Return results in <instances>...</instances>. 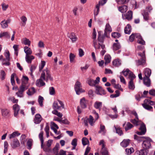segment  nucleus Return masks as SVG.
Wrapping results in <instances>:
<instances>
[{
    "label": "nucleus",
    "mask_w": 155,
    "mask_h": 155,
    "mask_svg": "<svg viewBox=\"0 0 155 155\" xmlns=\"http://www.w3.org/2000/svg\"><path fill=\"white\" fill-rule=\"evenodd\" d=\"M35 92V88L34 87H32L31 88L28 89V91L27 92V94L29 96H31L33 95Z\"/></svg>",
    "instance_id": "32"
},
{
    "label": "nucleus",
    "mask_w": 155,
    "mask_h": 155,
    "mask_svg": "<svg viewBox=\"0 0 155 155\" xmlns=\"http://www.w3.org/2000/svg\"><path fill=\"white\" fill-rule=\"evenodd\" d=\"M20 134H19L17 132H13L12 134H10L9 136V138L10 139H12L13 138L16 137L20 135Z\"/></svg>",
    "instance_id": "47"
},
{
    "label": "nucleus",
    "mask_w": 155,
    "mask_h": 155,
    "mask_svg": "<svg viewBox=\"0 0 155 155\" xmlns=\"http://www.w3.org/2000/svg\"><path fill=\"white\" fill-rule=\"evenodd\" d=\"M133 127V125L130 122H127L126 124V126L125 127V129L126 131L130 129Z\"/></svg>",
    "instance_id": "44"
},
{
    "label": "nucleus",
    "mask_w": 155,
    "mask_h": 155,
    "mask_svg": "<svg viewBox=\"0 0 155 155\" xmlns=\"http://www.w3.org/2000/svg\"><path fill=\"white\" fill-rule=\"evenodd\" d=\"M132 34L131 35H130L129 37V40L130 41L133 42L134 39L135 38H136V34Z\"/></svg>",
    "instance_id": "61"
},
{
    "label": "nucleus",
    "mask_w": 155,
    "mask_h": 155,
    "mask_svg": "<svg viewBox=\"0 0 155 155\" xmlns=\"http://www.w3.org/2000/svg\"><path fill=\"white\" fill-rule=\"evenodd\" d=\"M13 109L14 112V116L15 117H17L18 112L20 110L19 106L18 104H15L13 105Z\"/></svg>",
    "instance_id": "15"
},
{
    "label": "nucleus",
    "mask_w": 155,
    "mask_h": 155,
    "mask_svg": "<svg viewBox=\"0 0 155 155\" xmlns=\"http://www.w3.org/2000/svg\"><path fill=\"white\" fill-rule=\"evenodd\" d=\"M139 129L142 131L143 132V134H145L146 132V130L145 125L144 124H141Z\"/></svg>",
    "instance_id": "48"
},
{
    "label": "nucleus",
    "mask_w": 155,
    "mask_h": 155,
    "mask_svg": "<svg viewBox=\"0 0 155 155\" xmlns=\"http://www.w3.org/2000/svg\"><path fill=\"white\" fill-rule=\"evenodd\" d=\"M21 42L22 44L25 45L30 46L31 45V41L26 38H24L22 39Z\"/></svg>",
    "instance_id": "29"
},
{
    "label": "nucleus",
    "mask_w": 155,
    "mask_h": 155,
    "mask_svg": "<svg viewBox=\"0 0 155 155\" xmlns=\"http://www.w3.org/2000/svg\"><path fill=\"white\" fill-rule=\"evenodd\" d=\"M6 59H3L2 60V64L8 66L10 65V53L8 51L6 52L5 54Z\"/></svg>",
    "instance_id": "8"
},
{
    "label": "nucleus",
    "mask_w": 155,
    "mask_h": 155,
    "mask_svg": "<svg viewBox=\"0 0 155 155\" xmlns=\"http://www.w3.org/2000/svg\"><path fill=\"white\" fill-rule=\"evenodd\" d=\"M28 78L26 76H23L21 79L22 83L18 89V92L16 93V94L18 97H23V93L24 91L27 89L29 87L28 84Z\"/></svg>",
    "instance_id": "1"
},
{
    "label": "nucleus",
    "mask_w": 155,
    "mask_h": 155,
    "mask_svg": "<svg viewBox=\"0 0 155 155\" xmlns=\"http://www.w3.org/2000/svg\"><path fill=\"white\" fill-rule=\"evenodd\" d=\"M33 140L31 139H29L27 142V145L28 146V149H31V146H32V143Z\"/></svg>",
    "instance_id": "51"
},
{
    "label": "nucleus",
    "mask_w": 155,
    "mask_h": 155,
    "mask_svg": "<svg viewBox=\"0 0 155 155\" xmlns=\"http://www.w3.org/2000/svg\"><path fill=\"white\" fill-rule=\"evenodd\" d=\"M2 9L3 11H5L8 8V5L5 3H3L2 4Z\"/></svg>",
    "instance_id": "63"
},
{
    "label": "nucleus",
    "mask_w": 155,
    "mask_h": 155,
    "mask_svg": "<svg viewBox=\"0 0 155 155\" xmlns=\"http://www.w3.org/2000/svg\"><path fill=\"white\" fill-rule=\"evenodd\" d=\"M82 143L84 146L89 143V141L87 138L85 137H83L82 139Z\"/></svg>",
    "instance_id": "46"
},
{
    "label": "nucleus",
    "mask_w": 155,
    "mask_h": 155,
    "mask_svg": "<svg viewBox=\"0 0 155 155\" xmlns=\"http://www.w3.org/2000/svg\"><path fill=\"white\" fill-rule=\"evenodd\" d=\"M3 37L8 38H9L10 37V34L8 32L1 33L0 34V38H2Z\"/></svg>",
    "instance_id": "35"
},
{
    "label": "nucleus",
    "mask_w": 155,
    "mask_h": 155,
    "mask_svg": "<svg viewBox=\"0 0 155 155\" xmlns=\"http://www.w3.org/2000/svg\"><path fill=\"white\" fill-rule=\"evenodd\" d=\"M112 36L114 38H117L121 36L120 33L117 32H114L112 33Z\"/></svg>",
    "instance_id": "54"
},
{
    "label": "nucleus",
    "mask_w": 155,
    "mask_h": 155,
    "mask_svg": "<svg viewBox=\"0 0 155 155\" xmlns=\"http://www.w3.org/2000/svg\"><path fill=\"white\" fill-rule=\"evenodd\" d=\"M130 140L129 139L124 140L120 143L121 145L124 147H127L129 144Z\"/></svg>",
    "instance_id": "26"
},
{
    "label": "nucleus",
    "mask_w": 155,
    "mask_h": 155,
    "mask_svg": "<svg viewBox=\"0 0 155 155\" xmlns=\"http://www.w3.org/2000/svg\"><path fill=\"white\" fill-rule=\"evenodd\" d=\"M100 130L99 131L98 133H100L103 132V134L104 135L106 133V130L105 129V127L104 125L101 124L100 127Z\"/></svg>",
    "instance_id": "38"
},
{
    "label": "nucleus",
    "mask_w": 155,
    "mask_h": 155,
    "mask_svg": "<svg viewBox=\"0 0 155 155\" xmlns=\"http://www.w3.org/2000/svg\"><path fill=\"white\" fill-rule=\"evenodd\" d=\"M39 137L41 142V147H42L43 146V144L44 143V139H43V132H41L39 135Z\"/></svg>",
    "instance_id": "37"
},
{
    "label": "nucleus",
    "mask_w": 155,
    "mask_h": 155,
    "mask_svg": "<svg viewBox=\"0 0 155 155\" xmlns=\"http://www.w3.org/2000/svg\"><path fill=\"white\" fill-rule=\"evenodd\" d=\"M144 53L145 51H144L142 53H138V55L140 56L141 58L140 59L136 61V64L137 66L140 65H143L145 64L146 61Z\"/></svg>",
    "instance_id": "3"
},
{
    "label": "nucleus",
    "mask_w": 155,
    "mask_h": 155,
    "mask_svg": "<svg viewBox=\"0 0 155 155\" xmlns=\"http://www.w3.org/2000/svg\"><path fill=\"white\" fill-rule=\"evenodd\" d=\"M100 81V78L99 77H97L96 79L94 80L93 79L89 78L87 81V83L91 86H94L95 84L99 83Z\"/></svg>",
    "instance_id": "6"
},
{
    "label": "nucleus",
    "mask_w": 155,
    "mask_h": 155,
    "mask_svg": "<svg viewBox=\"0 0 155 155\" xmlns=\"http://www.w3.org/2000/svg\"><path fill=\"white\" fill-rule=\"evenodd\" d=\"M129 0H115L117 3L119 4H126L128 3Z\"/></svg>",
    "instance_id": "45"
},
{
    "label": "nucleus",
    "mask_w": 155,
    "mask_h": 155,
    "mask_svg": "<svg viewBox=\"0 0 155 155\" xmlns=\"http://www.w3.org/2000/svg\"><path fill=\"white\" fill-rule=\"evenodd\" d=\"M129 78L130 79V80L132 81H133L135 78V76L134 74L131 71L129 75Z\"/></svg>",
    "instance_id": "58"
},
{
    "label": "nucleus",
    "mask_w": 155,
    "mask_h": 155,
    "mask_svg": "<svg viewBox=\"0 0 155 155\" xmlns=\"http://www.w3.org/2000/svg\"><path fill=\"white\" fill-rule=\"evenodd\" d=\"M143 83L149 87L150 85V81L149 77H144L143 78Z\"/></svg>",
    "instance_id": "28"
},
{
    "label": "nucleus",
    "mask_w": 155,
    "mask_h": 155,
    "mask_svg": "<svg viewBox=\"0 0 155 155\" xmlns=\"http://www.w3.org/2000/svg\"><path fill=\"white\" fill-rule=\"evenodd\" d=\"M144 18L146 20H147L149 18V16L147 12H144L143 13Z\"/></svg>",
    "instance_id": "64"
},
{
    "label": "nucleus",
    "mask_w": 155,
    "mask_h": 155,
    "mask_svg": "<svg viewBox=\"0 0 155 155\" xmlns=\"http://www.w3.org/2000/svg\"><path fill=\"white\" fill-rule=\"evenodd\" d=\"M111 31L112 29L110 26L109 24H107L104 30V35H107V32H111Z\"/></svg>",
    "instance_id": "31"
},
{
    "label": "nucleus",
    "mask_w": 155,
    "mask_h": 155,
    "mask_svg": "<svg viewBox=\"0 0 155 155\" xmlns=\"http://www.w3.org/2000/svg\"><path fill=\"white\" fill-rule=\"evenodd\" d=\"M6 75L4 71L1 70V78L2 80H3L5 79V76Z\"/></svg>",
    "instance_id": "59"
},
{
    "label": "nucleus",
    "mask_w": 155,
    "mask_h": 155,
    "mask_svg": "<svg viewBox=\"0 0 155 155\" xmlns=\"http://www.w3.org/2000/svg\"><path fill=\"white\" fill-rule=\"evenodd\" d=\"M21 19L22 23H21V26H25L26 25V22L27 21V18L25 16H22Z\"/></svg>",
    "instance_id": "39"
},
{
    "label": "nucleus",
    "mask_w": 155,
    "mask_h": 155,
    "mask_svg": "<svg viewBox=\"0 0 155 155\" xmlns=\"http://www.w3.org/2000/svg\"><path fill=\"white\" fill-rule=\"evenodd\" d=\"M147 100H146V99L144 101V103L142 104L143 107L146 109L148 110H150L152 109L153 107H152L149 106L148 102Z\"/></svg>",
    "instance_id": "21"
},
{
    "label": "nucleus",
    "mask_w": 155,
    "mask_h": 155,
    "mask_svg": "<svg viewBox=\"0 0 155 155\" xmlns=\"http://www.w3.org/2000/svg\"><path fill=\"white\" fill-rule=\"evenodd\" d=\"M119 11L121 13H124L127 10V7L126 5H124L122 6H120L118 8Z\"/></svg>",
    "instance_id": "30"
},
{
    "label": "nucleus",
    "mask_w": 155,
    "mask_h": 155,
    "mask_svg": "<svg viewBox=\"0 0 155 155\" xmlns=\"http://www.w3.org/2000/svg\"><path fill=\"white\" fill-rule=\"evenodd\" d=\"M126 153L127 155L131 154L134 151V150L133 147H131L129 149H126L125 150Z\"/></svg>",
    "instance_id": "49"
},
{
    "label": "nucleus",
    "mask_w": 155,
    "mask_h": 155,
    "mask_svg": "<svg viewBox=\"0 0 155 155\" xmlns=\"http://www.w3.org/2000/svg\"><path fill=\"white\" fill-rule=\"evenodd\" d=\"M125 19L129 21L132 19V12L131 11H129L125 15H124Z\"/></svg>",
    "instance_id": "22"
},
{
    "label": "nucleus",
    "mask_w": 155,
    "mask_h": 155,
    "mask_svg": "<svg viewBox=\"0 0 155 155\" xmlns=\"http://www.w3.org/2000/svg\"><path fill=\"white\" fill-rule=\"evenodd\" d=\"M42 120V118L41 115L39 114H37L35 116L34 119V122L36 124H39Z\"/></svg>",
    "instance_id": "19"
},
{
    "label": "nucleus",
    "mask_w": 155,
    "mask_h": 155,
    "mask_svg": "<svg viewBox=\"0 0 155 155\" xmlns=\"http://www.w3.org/2000/svg\"><path fill=\"white\" fill-rule=\"evenodd\" d=\"M99 145H102L101 153L102 155H109L108 151L107 148L105 147V145L104 144V141L103 140H101L99 142Z\"/></svg>",
    "instance_id": "7"
},
{
    "label": "nucleus",
    "mask_w": 155,
    "mask_h": 155,
    "mask_svg": "<svg viewBox=\"0 0 155 155\" xmlns=\"http://www.w3.org/2000/svg\"><path fill=\"white\" fill-rule=\"evenodd\" d=\"M44 79L41 78L40 77V78L37 79L36 82V85L39 87H40L45 86V82L44 81Z\"/></svg>",
    "instance_id": "13"
},
{
    "label": "nucleus",
    "mask_w": 155,
    "mask_h": 155,
    "mask_svg": "<svg viewBox=\"0 0 155 155\" xmlns=\"http://www.w3.org/2000/svg\"><path fill=\"white\" fill-rule=\"evenodd\" d=\"M40 77L47 82L49 80L52 81L53 80V78L51 76L50 71L47 68L44 69L42 71Z\"/></svg>",
    "instance_id": "2"
},
{
    "label": "nucleus",
    "mask_w": 155,
    "mask_h": 155,
    "mask_svg": "<svg viewBox=\"0 0 155 155\" xmlns=\"http://www.w3.org/2000/svg\"><path fill=\"white\" fill-rule=\"evenodd\" d=\"M151 73V70L148 68H146L144 70L145 77H150Z\"/></svg>",
    "instance_id": "33"
},
{
    "label": "nucleus",
    "mask_w": 155,
    "mask_h": 155,
    "mask_svg": "<svg viewBox=\"0 0 155 155\" xmlns=\"http://www.w3.org/2000/svg\"><path fill=\"white\" fill-rule=\"evenodd\" d=\"M35 59V57L31 55H25V59L28 64H31L32 60Z\"/></svg>",
    "instance_id": "20"
},
{
    "label": "nucleus",
    "mask_w": 155,
    "mask_h": 155,
    "mask_svg": "<svg viewBox=\"0 0 155 155\" xmlns=\"http://www.w3.org/2000/svg\"><path fill=\"white\" fill-rule=\"evenodd\" d=\"M96 87V93L98 95H104L106 94L105 91L102 88V87L99 86H97Z\"/></svg>",
    "instance_id": "10"
},
{
    "label": "nucleus",
    "mask_w": 155,
    "mask_h": 155,
    "mask_svg": "<svg viewBox=\"0 0 155 155\" xmlns=\"http://www.w3.org/2000/svg\"><path fill=\"white\" fill-rule=\"evenodd\" d=\"M129 88L131 90H133L135 88V86L133 81L130 80L128 84Z\"/></svg>",
    "instance_id": "41"
},
{
    "label": "nucleus",
    "mask_w": 155,
    "mask_h": 155,
    "mask_svg": "<svg viewBox=\"0 0 155 155\" xmlns=\"http://www.w3.org/2000/svg\"><path fill=\"white\" fill-rule=\"evenodd\" d=\"M49 93L51 95H54L55 94V91L53 87H50L49 88Z\"/></svg>",
    "instance_id": "56"
},
{
    "label": "nucleus",
    "mask_w": 155,
    "mask_h": 155,
    "mask_svg": "<svg viewBox=\"0 0 155 155\" xmlns=\"http://www.w3.org/2000/svg\"><path fill=\"white\" fill-rule=\"evenodd\" d=\"M52 113L57 115L59 118H61L63 116L62 114L59 112H58L57 110H53L52 111Z\"/></svg>",
    "instance_id": "43"
},
{
    "label": "nucleus",
    "mask_w": 155,
    "mask_h": 155,
    "mask_svg": "<svg viewBox=\"0 0 155 155\" xmlns=\"http://www.w3.org/2000/svg\"><path fill=\"white\" fill-rule=\"evenodd\" d=\"M2 115L5 117H8L10 115V110L7 109H3L2 110Z\"/></svg>",
    "instance_id": "18"
},
{
    "label": "nucleus",
    "mask_w": 155,
    "mask_h": 155,
    "mask_svg": "<svg viewBox=\"0 0 155 155\" xmlns=\"http://www.w3.org/2000/svg\"><path fill=\"white\" fill-rule=\"evenodd\" d=\"M152 140L149 137H146L143 140L142 144L143 147L146 149H148L151 147V142Z\"/></svg>",
    "instance_id": "4"
},
{
    "label": "nucleus",
    "mask_w": 155,
    "mask_h": 155,
    "mask_svg": "<svg viewBox=\"0 0 155 155\" xmlns=\"http://www.w3.org/2000/svg\"><path fill=\"white\" fill-rule=\"evenodd\" d=\"M74 89L77 94L78 95L84 91L81 88V83L78 81H77L76 82L74 85Z\"/></svg>",
    "instance_id": "5"
},
{
    "label": "nucleus",
    "mask_w": 155,
    "mask_h": 155,
    "mask_svg": "<svg viewBox=\"0 0 155 155\" xmlns=\"http://www.w3.org/2000/svg\"><path fill=\"white\" fill-rule=\"evenodd\" d=\"M131 29V26L130 25L128 24L125 28L124 32L126 34H129L130 33Z\"/></svg>",
    "instance_id": "34"
},
{
    "label": "nucleus",
    "mask_w": 155,
    "mask_h": 155,
    "mask_svg": "<svg viewBox=\"0 0 155 155\" xmlns=\"http://www.w3.org/2000/svg\"><path fill=\"white\" fill-rule=\"evenodd\" d=\"M104 59L105 61L104 64L105 65H106L110 61L111 57L110 55L109 54L106 55L104 56Z\"/></svg>",
    "instance_id": "25"
},
{
    "label": "nucleus",
    "mask_w": 155,
    "mask_h": 155,
    "mask_svg": "<svg viewBox=\"0 0 155 155\" xmlns=\"http://www.w3.org/2000/svg\"><path fill=\"white\" fill-rule=\"evenodd\" d=\"M102 103L101 102L96 101L95 103L94 106L96 108L100 110L102 107Z\"/></svg>",
    "instance_id": "36"
},
{
    "label": "nucleus",
    "mask_w": 155,
    "mask_h": 155,
    "mask_svg": "<svg viewBox=\"0 0 155 155\" xmlns=\"http://www.w3.org/2000/svg\"><path fill=\"white\" fill-rule=\"evenodd\" d=\"M11 146L13 148H15L20 146L19 140L17 139H14L11 144Z\"/></svg>",
    "instance_id": "16"
},
{
    "label": "nucleus",
    "mask_w": 155,
    "mask_h": 155,
    "mask_svg": "<svg viewBox=\"0 0 155 155\" xmlns=\"http://www.w3.org/2000/svg\"><path fill=\"white\" fill-rule=\"evenodd\" d=\"M43 100L44 98L43 97L41 96H39L38 101L39 105L41 107H42L43 105Z\"/></svg>",
    "instance_id": "53"
},
{
    "label": "nucleus",
    "mask_w": 155,
    "mask_h": 155,
    "mask_svg": "<svg viewBox=\"0 0 155 155\" xmlns=\"http://www.w3.org/2000/svg\"><path fill=\"white\" fill-rule=\"evenodd\" d=\"M87 101L84 98H82L80 101V104L82 108H85L87 107Z\"/></svg>",
    "instance_id": "27"
},
{
    "label": "nucleus",
    "mask_w": 155,
    "mask_h": 155,
    "mask_svg": "<svg viewBox=\"0 0 155 155\" xmlns=\"http://www.w3.org/2000/svg\"><path fill=\"white\" fill-rule=\"evenodd\" d=\"M75 58V56L72 53H71L69 55V58L71 62H73L74 61V59Z\"/></svg>",
    "instance_id": "60"
},
{
    "label": "nucleus",
    "mask_w": 155,
    "mask_h": 155,
    "mask_svg": "<svg viewBox=\"0 0 155 155\" xmlns=\"http://www.w3.org/2000/svg\"><path fill=\"white\" fill-rule=\"evenodd\" d=\"M136 38L138 39L137 42L138 43L142 45H145V42L141 36L140 34L137 33L136 34Z\"/></svg>",
    "instance_id": "14"
},
{
    "label": "nucleus",
    "mask_w": 155,
    "mask_h": 155,
    "mask_svg": "<svg viewBox=\"0 0 155 155\" xmlns=\"http://www.w3.org/2000/svg\"><path fill=\"white\" fill-rule=\"evenodd\" d=\"M114 66L115 67H118L121 64V61L119 59H116L114 60L113 62Z\"/></svg>",
    "instance_id": "23"
},
{
    "label": "nucleus",
    "mask_w": 155,
    "mask_h": 155,
    "mask_svg": "<svg viewBox=\"0 0 155 155\" xmlns=\"http://www.w3.org/2000/svg\"><path fill=\"white\" fill-rule=\"evenodd\" d=\"M98 40L99 42L98 43L99 46L98 47V49H99L101 46V48L103 49L105 48V45L102 44L104 42V37L101 35V32L100 31L98 32Z\"/></svg>",
    "instance_id": "9"
},
{
    "label": "nucleus",
    "mask_w": 155,
    "mask_h": 155,
    "mask_svg": "<svg viewBox=\"0 0 155 155\" xmlns=\"http://www.w3.org/2000/svg\"><path fill=\"white\" fill-rule=\"evenodd\" d=\"M72 145L73 146V147L72 149H74L75 148V147L77 145V140L76 138H74L73 140L71 142Z\"/></svg>",
    "instance_id": "55"
},
{
    "label": "nucleus",
    "mask_w": 155,
    "mask_h": 155,
    "mask_svg": "<svg viewBox=\"0 0 155 155\" xmlns=\"http://www.w3.org/2000/svg\"><path fill=\"white\" fill-rule=\"evenodd\" d=\"M58 101L60 106H59L58 105V102L55 101L53 104V108L55 110L59 109L61 107H62L63 108H64V105L62 102L60 100H58Z\"/></svg>",
    "instance_id": "11"
},
{
    "label": "nucleus",
    "mask_w": 155,
    "mask_h": 155,
    "mask_svg": "<svg viewBox=\"0 0 155 155\" xmlns=\"http://www.w3.org/2000/svg\"><path fill=\"white\" fill-rule=\"evenodd\" d=\"M145 138L144 137L138 136L136 134L134 135V139L139 142L142 141H143V140Z\"/></svg>",
    "instance_id": "40"
},
{
    "label": "nucleus",
    "mask_w": 155,
    "mask_h": 155,
    "mask_svg": "<svg viewBox=\"0 0 155 155\" xmlns=\"http://www.w3.org/2000/svg\"><path fill=\"white\" fill-rule=\"evenodd\" d=\"M148 150L145 149H142L140 150H137L136 152L138 155H147L148 153Z\"/></svg>",
    "instance_id": "17"
},
{
    "label": "nucleus",
    "mask_w": 155,
    "mask_h": 155,
    "mask_svg": "<svg viewBox=\"0 0 155 155\" xmlns=\"http://www.w3.org/2000/svg\"><path fill=\"white\" fill-rule=\"evenodd\" d=\"M120 48V46L119 43H114L113 44V49L114 50H117L119 49Z\"/></svg>",
    "instance_id": "42"
},
{
    "label": "nucleus",
    "mask_w": 155,
    "mask_h": 155,
    "mask_svg": "<svg viewBox=\"0 0 155 155\" xmlns=\"http://www.w3.org/2000/svg\"><path fill=\"white\" fill-rule=\"evenodd\" d=\"M130 71L128 69H127L125 71H123L122 72L125 77L129 75L130 73Z\"/></svg>",
    "instance_id": "62"
},
{
    "label": "nucleus",
    "mask_w": 155,
    "mask_h": 155,
    "mask_svg": "<svg viewBox=\"0 0 155 155\" xmlns=\"http://www.w3.org/2000/svg\"><path fill=\"white\" fill-rule=\"evenodd\" d=\"M87 120L89 124L91 126L93 125L95 122V121H94V119L93 117L91 115H90L89 118L87 119Z\"/></svg>",
    "instance_id": "50"
},
{
    "label": "nucleus",
    "mask_w": 155,
    "mask_h": 155,
    "mask_svg": "<svg viewBox=\"0 0 155 155\" xmlns=\"http://www.w3.org/2000/svg\"><path fill=\"white\" fill-rule=\"evenodd\" d=\"M67 36L71 40L72 43L75 42L78 39L75 34L73 32L68 33L67 34Z\"/></svg>",
    "instance_id": "12"
},
{
    "label": "nucleus",
    "mask_w": 155,
    "mask_h": 155,
    "mask_svg": "<svg viewBox=\"0 0 155 155\" xmlns=\"http://www.w3.org/2000/svg\"><path fill=\"white\" fill-rule=\"evenodd\" d=\"M116 133L119 135H121L123 134V132L121 128L120 127H115Z\"/></svg>",
    "instance_id": "57"
},
{
    "label": "nucleus",
    "mask_w": 155,
    "mask_h": 155,
    "mask_svg": "<svg viewBox=\"0 0 155 155\" xmlns=\"http://www.w3.org/2000/svg\"><path fill=\"white\" fill-rule=\"evenodd\" d=\"M0 24L1 25L2 27L3 28H7L8 26V25L7 24V22H5V20H4L1 21Z\"/></svg>",
    "instance_id": "52"
},
{
    "label": "nucleus",
    "mask_w": 155,
    "mask_h": 155,
    "mask_svg": "<svg viewBox=\"0 0 155 155\" xmlns=\"http://www.w3.org/2000/svg\"><path fill=\"white\" fill-rule=\"evenodd\" d=\"M24 51L26 55H31L32 54L31 50L28 46H25L24 47Z\"/></svg>",
    "instance_id": "24"
}]
</instances>
